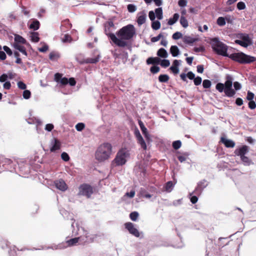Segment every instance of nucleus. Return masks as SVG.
I'll return each mask as SVG.
<instances>
[{
  "instance_id": "393cba45",
  "label": "nucleus",
  "mask_w": 256,
  "mask_h": 256,
  "mask_svg": "<svg viewBox=\"0 0 256 256\" xmlns=\"http://www.w3.org/2000/svg\"><path fill=\"white\" fill-rule=\"evenodd\" d=\"M100 56L98 55L96 56L93 58H88L86 59V64H96L100 60Z\"/></svg>"
},
{
  "instance_id": "a19ab883",
  "label": "nucleus",
  "mask_w": 256,
  "mask_h": 256,
  "mask_svg": "<svg viewBox=\"0 0 256 256\" xmlns=\"http://www.w3.org/2000/svg\"><path fill=\"white\" fill-rule=\"evenodd\" d=\"M137 141H138V142L140 145L141 148H143L144 150H146V148H147L146 144L145 141L144 140L142 137L138 139V140H137Z\"/></svg>"
},
{
  "instance_id": "7c9ffc66",
  "label": "nucleus",
  "mask_w": 256,
  "mask_h": 256,
  "mask_svg": "<svg viewBox=\"0 0 256 256\" xmlns=\"http://www.w3.org/2000/svg\"><path fill=\"white\" fill-rule=\"evenodd\" d=\"M180 24L184 28H187L188 26V20L185 16H180Z\"/></svg>"
},
{
  "instance_id": "9b49d317",
  "label": "nucleus",
  "mask_w": 256,
  "mask_h": 256,
  "mask_svg": "<svg viewBox=\"0 0 256 256\" xmlns=\"http://www.w3.org/2000/svg\"><path fill=\"white\" fill-rule=\"evenodd\" d=\"M208 184L206 180H203L198 183L197 186L195 188L194 193L196 194H199L201 193L203 189L207 186Z\"/></svg>"
},
{
  "instance_id": "e2e57ef3",
  "label": "nucleus",
  "mask_w": 256,
  "mask_h": 256,
  "mask_svg": "<svg viewBox=\"0 0 256 256\" xmlns=\"http://www.w3.org/2000/svg\"><path fill=\"white\" fill-rule=\"evenodd\" d=\"M11 83L8 80L6 81L3 84L4 88L6 90H10L11 88Z\"/></svg>"
},
{
  "instance_id": "052dcab7",
  "label": "nucleus",
  "mask_w": 256,
  "mask_h": 256,
  "mask_svg": "<svg viewBox=\"0 0 256 256\" xmlns=\"http://www.w3.org/2000/svg\"><path fill=\"white\" fill-rule=\"evenodd\" d=\"M162 37V34H160L158 36L152 38L150 40L152 42H155L158 41Z\"/></svg>"
},
{
  "instance_id": "0e129e2a",
  "label": "nucleus",
  "mask_w": 256,
  "mask_h": 256,
  "mask_svg": "<svg viewBox=\"0 0 256 256\" xmlns=\"http://www.w3.org/2000/svg\"><path fill=\"white\" fill-rule=\"evenodd\" d=\"M104 26H108V27L109 28H114V30L116 28L114 27V24L112 20H109V21L106 22L104 24Z\"/></svg>"
},
{
  "instance_id": "774afa93",
  "label": "nucleus",
  "mask_w": 256,
  "mask_h": 256,
  "mask_svg": "<svg viewBox=\"0 0 256 256\" xmlns=\"http://www.w3.org/2000/svg\"><path fill=\"white\" fill-rule=\"evenodd\" d=\"M248 108L252 110L256 108V102L252 100H250L248 104Z\"/></svg>"
},
{
  "instance_id": "f704fd0d",
  "label": "nucleus",
  "mask_w": 256,
  "mask_h": 256,
  "mask_svg": "<svg viewBox=\"0 0 256 256\" xmlns=\"http://www.w3.org/2000/svg\"><path fill=\"white\" fill-rule=\"evenodd\" d=\"M68 80L66 77H63L58 82L61 88L64 87L66 85L68 84Z\"/></svg>"
},
{
  "instance_id": "680f3d73",
  "label": "nucleus",
  "mask_w": 256,
  "mask_h": 256,
  "mask_svg": "<svg viewBox=\"0 0 256 256\" xmlns=\"http://www.w3.org/2000/svg\"><path fill=\"white\" fill-rule=\"evenodd\" d=\"M202 81V79L200 76H197L194 79V84L196 86L200 84Z\"/></svg>"
},
{
  "instance_id": "49530a36",
  "label": "nucleus",
  "mask_w": 256,
  "mask_h": 256,
  "mask_svg": "<svg viewBox=\"0 0 256 256\" xmlns=\"http://www.w3.org/2000/svg\"><path fill=\"white\" fill-rule=\"evenodd\" d=\"M62 26H65L66 28L70 29L71 28L72 25L70 23V20L68 19H66L62 22Z\"/></svg>"
},
{
  "instance_id": "4468645a",
  "label": "nucleus",
  "mask_w": 256,
  "mask_h": 256,
  "mask_svg": "<svg viewBox=\"0 0 256 256\" xmlns=\"http://www.w3.org/2000/svg\"><path fill=\"white\" fill-rule=\"evenodd\" d=\"M138 16L137 22L138 26H141L145 23L146 17V13L142 11L139 12Z\"/></svg>"
},
{
  "instance_id": "13d9d810",
  "label": "nucleus",
  "mask_w": 256,
  "mask_h": 256,
  "mask_svg": "<svg viewBox=\"0 0 256 256\" xmlns=\"http://www.w3.org/2000/svg\"><path fill=\"white\" fill-rule=\"evenodd\" d=\"M237 8L239 10H243L246 8V4L242 2H240L237 4Z\"/></svg>"
},
{
  "instance_id": "864d4df0",
  "label": "nucleus",
  "mask_w": 256,
  "mask_h": 256,
  "mask_svg": "<svg viewBox=\"0 0 256 256\" xmlns=\"http://www.w3.org/2000/svg\"><path fill=\"white\" fill-rule=\"evenodd\" d=\"M18 88L24 90L26 88V85L22 81H18L17 83Z\"/></svg>"
},
{
  "instance_id": "ea45409f",
  "label": "nucleus",
  "mask_w": 256,
  "mask_h": 256,
  "mask_svg": "<svg viewBox=\"0 0 256 256\" xmlns=\"http://www.w3.org/2000/svg\"><path fill=\"white\" fill-rule=\"evenodd\" d=\"M172 146L174 150H177L181 147L182 142L180 140H176L172 142Z\"/></svg>"
},
{
  "instance_id": "09e8293b",
  "label": "nucleus",
  "mask_w": 256,
  "mask_h": 256,
  "mask_svg": "<svg viewBox=\"0 0 256 256\" xmlns=\"http://www.w3.org/2000/svg\"><path fill=\"white\" fill-rule=\"evenodd\" d=\"M16 246H14L12 248H10L8 250L9 256H16Z\"/></svg>"
},
{
  "instance_id": "39448f33",
  "label": "nucleus",
  "mask_w": 256,
  "mask_h": 256,
  "mask_svg": "<svg viewBox=\"0 0 256 256\" xmlns=\"http://www.w3.org/2000/svg\"><path fill=\"white\" fill-rule=\"evenodd\" d=\"M128 156V152L126 149L120 150L112 160V166H116L124 164L126 162V158Z\"/></svg>"
},
{
  "instance_id": "f03ea898",
  "label": "nucleus",
  "mask_w": 256,
  "mask_h": 256,
  "mask_svg": "<svg viewBox=\"0 0 256 256\" xmlns=\"http://www.w3.org/2000/svg\"><path fill=\"white\" fill-rule=\"evenodd\" d=\"M104 33L112 46L122 48L128 46V24L118 30L116 34L110 32V28L104 26Z\"/></svg>"
},
{
  "instance_id": "4be33fe9",
  "label": "nucleus",
  "mask_w": 256,
  "mask_h": 256,
  "mask_svg": "<svg viewBox=\"0 0 256 256\" xmlns=\"http://www.w3.org/2000/svg\"><path fill=\"white\" fill-rule=\"evenodd\" d=\"M170 52L173 56L176 57L178 55L180 50L177 46H172L170 48Z\"/></svg>"
},
{
  "instance_id": "a18cd8bd",
  "label": "nucleus",
  "mask_w": 256,
  "mask_h": 256,
  "mask_svg": "<svg viewBox=\"0 0 256 256\" xmlns=\"http://www.w3.org/2000/svg\"><path fill=\"white\" fill-rule=\"evenodd\" d=\"M174 186V184L172 181H168L166 184L165 189L167 192H170Z\"/></svg>"
},
{
  "instance_id": "f257e3e1",
  "label": "nucleus",
  "mask_w": 256,
  "mask_h": 256,
  "mask_svg": "<svg viewBox=\"0 0 256 256\" xmlns=\"http://www.w3.org/2000/svg\"><path fill=\"white\" fill-rule=\"evenodd\" d=\"M211 45L213 50L216 54L224 56H228L232 60L240 64H248L256 61V57L247 55L243 52L234 53L228 56L227 54V46L220 41L217 38L211 40Z\"/></svg>"
},
{
  "instance_id": "5fc2aeb1",
  "label": "nucleus",
  "mask_w": 256,
  "mask_h": 256,
  "mask_svg": "<svg viewBox=\"0 0 256 256\" xmlns=\"http://www.w3.org/2000/svg\"><path fill=\"white\" fill-rule=\"evenodd\" d=\"M160 68L158 66H154L150 68V72L153 74H156L160 72Z\"/></svg>"
},
{
  "instance_id": "2f4dec72",
  "label": "nucleus",
  "mask_w": 256,
  "mask_h": 256,
  "mask_svg": "<svg viewBox=\"0 0 256 256\" xmlns=\"http://www.w3.org/2000/svg\"><path fill=\"white\" fill-rule=\"evenodd\" d=\"M129 216L132 220L136 222L139 216V214L137 212H133L130 214Z\"/></svg>"
},
{
  "instance_id": "c03bdc74",
  "label": "nucleus",
  "mask_w": 256,
  "mask_h": 256,
  "mask_svg": "<svg viewBox=\"0 0 256 256\" xmlns=\"http://www.w3.org/2000/svg\"><path fill=\"white\" fill-rule=\"evenodd\" d=\"M72 40L71 36L68 34H65L64 38H62V42L64 43L70 42Z\"/></svg>"
},
{
  "instance_id": "bb28decb",
  "label": "nucleus",
  "mask_w": 256,
  "mask_h": 256,
  "mask_svg": "<svg viewBox=\"0 0 256 256\" xmlns=\"http://www.w3.org/2000/svg\"><path fill=\"white\" fill-rule=\"evenodd\" d=\"M197 40L196 38H192L190 36H185L183 38V42L185 44H192Z\"/></svg>"
},
{
  "instance_id": "1a4fd4ad",
  "label": "nucleus",
  "mask_w": 256,
  "mask_h": 256,
  "mask_svg": "<svg viewBox=\"0 0 256 256\" xmlns=\"http://www.w3.org/2000/svg\"><path fill=\"white\" fill-rule=\"evenodd\" d=\"M129 233L136 238H143L142 232H140L138 230L134 227V224L130 222H129Z\"/></svg>"
},
{
  "instance_id": "69168bd1",
  "label": "nucleus",
  "mask_w": 256,
  "mask_h": 256,
  "mask_svg": "<svg viewBox=\"0 0 256 256\" xmlns=\"http://www.w3.org/2000/svg\"><path fill=\"white\" fill-rule=\"evenodd\" d=\"M254 96V94L252 92L248 91V92L247 96H246V99L248 100H252Z\"/></svg>"
},
{
  "instance_id": "0eeeda50",
  "label": "nucleus",
  "mask_w": 256,
  "mask_h": 256,
  "mask_svg": "<svg viewBox=\"0 0 256 256\" xmlns=\"http://www.w3.org/2000/svg\"><path fill=\"white\" fill-rule=\"evenodd\" d=\"M62 147V144L58 138H54L51 140L50 150L51 152H56L60 150Z\"/></svg>"
},
{
  "instance_id": "72a5a7b5",
  "label": "nucleus",
  "mask_w": 256,
  "mask_h": 256,
  "mask_svg": "<svg viewBox=\"0 0 256 256\" xmlns=\"http://www.w3.org/2000/svg\"><path fill=\"white\" fill-rule=\"evenodd\" d=\"M216 24L220 26H224L226 24V18L224 17L220 16L216 20Z\"/></svg>"
},
{
  "instance_id": "9d476101",
  "label": "nucleus",
  "mask_w": 256,
  "mask_h": 256,
  "mask_svg": "<svg viewBox=\"0 0 256 256\" xmlns=\"http://www.w3.org/2000/svg\"><path fill=\"white\" fill-rule=\"evenodd\" d=\"M28 25L30 29H31L34 32L39 29L40 27V22L37 19L32 18L29 20Z\"/></svg>"
},
{
  "instance_id": "bf43d9fd",
  "label": "nucleus",
  "mask_w": 256,
  "mask_h": 256,
  "mask_svg": "<svg viewBox=\"0 0 256 256\" xmlns=\"http://www.w3.org/2000/svg\"><path fill=\"white\" fill-rule=\"evenodd\" d=\"M16 74H13L11 72H8V73L6 74V80H12L14 76H16Z\"/></svg>"
},
{
  "instance_id": "7ed1b4c3",
  "label": "nucleus",
  "mask_w": 256,
  "mask_h": 256,
  "mask_svg": "<svg viewBox=\"0 0 256 256\" xmlns=\"http://www.w3.org/2000/svg\"><path fill=\"white\" fill-rule=\"evenodd\" d=\"M226 81L224 84L218 82L216 84V88L220 92H224L228 97H232L235 94V90L232 89V77L229 74L226 76Z\"/></svg>"
},
{
  "instance_id": "f3484780",
  "label": "nucleus",
  "mask_w": 256,
  "mask_h": 256,
  "mask_svg": "<svg viewBox=\"0 0 256 256\" xmlns=\"http://www.w3.org/2000/svg\"><path fill=\"white\" fill-rule=\"evenodd\" d=\"M30 40L34 43L38 42L40 41L39 34L36 32H30Z\"/></svg>"
},
{
  "instance_id": "ddd939ff",
  "label": "nucleus",
  "mask_w": 256,
  "mask_h": 256,
  "mask_svg": "<svg viewBox=\"0 0 256 256\" xmlns=\"http://www.w3.org/2000/svg\"><path fill=\"white\" fill-rule=\"evenodd\" d=\"M248 149L247 146H243L239 148H237L234 151V154L240 156H245L248 152Z\"/></svg>"
},
{
  "instance_id": "c756f323",
  "label": "nucleus",
  "mask_w": 256,
  "mask_h": 256,
  "mask_svg": "<svg viewBox=\"0 0 256 256\" xmlns=\"http://www.w3.org/2000/svg\"><path fill=\"white\" fill-rule=\"evenodd\" d=\"M155 13L158 19L162 20V8H156L155 10Z\"/></svg>"
},
{
  "instance_id": "3c124183",
  "label": "nucleus",
  "mask_w": 256,
  "mask_h": 256,
  "mask_svg": "<svg viewBox=\"0 0 256 256\" xmlns=\"http://www.w3.org/2000/svg\"><path fill=\"white\" fill-rule=\"evenodd\" d=\"M48 46L44 43L42 46L38 48V50L41 52H46L48 50Z\"/></svg>"
},
{
  "instance_id": "a211bd4d",
  "label": "nucleus",
  "mask_w": 256,
  "mask_h": 256,
  "mask_svg": "<svg viewBox=\"0 0 256 256\" xmlns=\"http://www.w3.org/2000/svg\"><path fill=\"white\" fill-rule=\"evenodd\" d=\"M14 42L17 43V44H27L26 40L20 35L16 34L14 36Z\"/></svg>"
},
{
  "instance_id": "a878e982",
  "label": "nucleus",
  "mask_w": 256,
  "mask_h": 256,
  "mask_svg": "<svg viewBox=\"0 0 256 256\" xmlns=\"http://www.w3.org/2000/svg\"><path fill=\"white\" fill-rule=\"evenodd\" d=\"M179 17L180 16L178 14H174L173 16V17L169 19L168 22V24L171 26L175 24L178 21Z\"/></svg>"
},
{
  "instance_id": "58836bf2",
  "label": "nucleus",
  "mask_w": 256,
  "mask_h": 256,
  "mask_svg": "<svg viewBox=\"0 0 256 256\" xmlns=\"http://www.w3.org/2000/svg\"><path fill=\"white\" fill-rule=\"evenodd\" d=\"M75 128L77 131L81 132L85 128V124L83 122H78L76 125Z\"/></svg>"
},
{
  "instance_id": "473e14b6",
  "label": "nucleus",
  "mask_w": 256,
  "mask_h": 256,
  "mask_svg": "<svg viewBox=\"0 0 256 256\" xmlns=\"http://www.w3.org/2000/svg\"><path fill=\"white\" fill-rule=\"evenodd\" d=\"M32 94L30 90L26 89L24 90L22 96L24 99L28 100L30 98Z\"/></svg>"
},
{
  "instance_id": "c85d7f7f",
  "label": "nucleus",
  "mask_w": 256,
  "mask_h": 256,
  "mask_svg": "<svg viewBox=\"0 0 256 256\" xmlns=\"http://www.w3.org/2000/svg\"><path fill=\"white\" fill-rule=\"evenodd\" d=\"M169 79L170 77L167 74H160L158 76V80L160 82H166Z\"/></svg>"
},
{
  "instance_id": "79ce46f5",
  "label": "nucleus",
  "mask_w": 256,
  "mask_h": 256,
  "mask_svg": "<svg viewBox=\"0 0 256 256\" xmlns=\"http://www.w3.org/2000/svg\"><path fill=\"white\" fill-rule=\"evenodd\" d=\"M95 236L93 235H86L85 239L82 238L83 242H92L94 240Z\"/></svg>"
},
{
  "instance_id": "6e6d98bb",
  "label": "nucleus",
  "mask_w": 256,
  "mask_h": 256,
  "mask_svg": "<svg viewBox=\"0 0 256 256\" xmlns=\"http://www.w3.org/2000/svg\"><path fill=\"white\" fill-rule=\"evenodd\" d=\"M170 64V60H162L160 62V65L164 68L168 67Z\"/></svg>"
},
{
  "instance_id": "423d86ee",
  "label": "nucleus",
  "mask_w": 256,
  "mask_h": 256,
  "mask_svg": "<svg viewBox=\"0 0 256 256\" xmlns=\"http://www.w3.org/2000/svg\"><path fill=\"white\" fill-rule=\"evenodd\" d=\"M78 195L86 196L90 198L94 192L92 187L88 184H83L79 186Z\"/></svg>"
},
{
  "instance_id": "4c0bfd02",
  "label": "nucleus",
  "mask_w": 256,
  "mask_h": 256,
  "mask_svg": "<svg viewBox=\"0 0 256 256\" xmlns=\"http://www.w3.org/2000/svg\"><path fill=\"white\" fill-rule=\"evenodd\" d=\"M136 33L135 28L133 25L129 24V39L133 37Z\"/></svg>"
},
{
  "instance_id": "412c9836",
  "label": "nucleus",
  "mask_w": 256,
  "mask_h": 256,
  "mask_svg": "<svg viewBox=\"0 0 256 256\" xmlns=\"http://www.w3.org/2000/svg\"><path fill=\"white\" fill-rule=\"evenodd\" d=\"M14 48L18 50L20 52H22L23 54L26 56L28 55V53L24 46L18 44H14Z\"/></svg>"
},
{
  "instance_id": "20e7f679",
  "label": "nucleus",
  "mask_w": 256,
  "mask_h": 256,
  "mask_svg": "<svg viewBox=\"0 0 256 256\" xmlns=\"http://www.w3.org/2000/svg\"><path fill=\"white\" fill-rule=\"evenodd\" d=\"M112 146L109 143L100 145L96 152V158L100 162L108 159L112 153Z\"/></svg>"
},
{
  "instance_id": "e433bc0d",
  "label": "nucleus",
  "mask_w": 256,
  "mask_h": 256,
  "mask_svg": "<svg viewBox=\"0 0 256 256\" xmlns=\"http://www.w3.org/2000/svg\"><path fill=\"white\" fill-rule=\"evenodd\" d=\"M188 156V154L186 152L184 154L182 155L178 156V158L180 162H185L187 160Z\"/></svg>"
},
{
  "instance_id": "b1692460",
  "label": "nucleus",
  "mask_w": 256,
  "mask_h": 256,
  "mask_svg": "<svg viewBox=\"0 0 256 256\" xmlns=\"http://www.w3.org/2000/svg\"><path fill=\"white\" fill-rule=\"evenodd\" d=\"M60 58V54L58 52H52L49 54V58L52 61H54Z\"/></svg>"
},
{
  "instance_id": "c9c22d12",
  "label": "nucleus",
  "mask_w": 256,
  "mask_h": 256,
  "mask_svg": "<svg viewBox=\"0 0 256 256\" xmlns=\"http://www.w3.org/2000/svg\"><path fill=\"white\" fill-rule=\"evenodd\" d=\"M160 22L158 20L154 21L152 24V28L153 30H158L160 28Z\"/></svg>"
},
{
  "instance_id": "6ab92c4d",
  "label": "nucleus",
  "mask_w": 256,
  "mask_h": 256,
  "mask_svg": "<svg viewBox=\"0 0 256 256\" xmlns=\"http://www.w3.org/2000/svg\"><path fill=\"white\" fill-rule=\"evenodd\" d=\"M138 124L145 138L146 139H148L149 134L148 132L147 128H146V126H144V124L143 122L142 121H139Z\"/></svg>"
},
{
  "instance_id": "338daca9",
  "label": "nucleus",
  "mask_w": 256,
  "mask_h": 256,
  "mask_svg": "<svg viewBox=\"0 0 256 256\" xmlns=\"http://www.w3.org/2000/svg\"><path fill=\"white\" fill-rule=\"evenodd\" d=\"M241 160L244 163L250 164V160L249 158L245 156H240Z\"/></svg>"
},
{
  "instance_id": "8fccbe9b",
  "label": "nucleus",
  "mask_w": 256,
  "mask_h": 256,
  "mask_svg": "<svg viewBox=\"0 0 256 256\" xmlns=\"http://www.w3.org/2000/svg\"><path fill=\"white\" fill-rule=\"evenodd\" d=\"M212 85L211 82L208 80H204L202 82L203 87L205 88H208Z\"/></svg>"
},
{
  "instance_id": "de8ad7c7",
  "label": "nucleus",
  "mask_w": 256,
  "mask_h": 256,
  "mask_svg": "<svg viewBox=\"0 0 256 256\" xmlns=\"http://www.w3.org/2000/svg\"><path fill=\"white\" fill-rule=\"evenodd\" d=\"M62 78V74L60 73L57 72L54 75V80L58 84L60 80Z\"/></svg>"
},
{
  "instance_id": "6e6552de",
  "label": "nucleus",
  "mask_w": 256,
  "mask_h": 256,
  "mask_svg": "<svg viewBox=\"0 0 256 256\" xmlns=\"http://www.w3.org/2000/svg\"><path fill=\"white\" fill-rule=\"evenodd\" d=\"M242 40H236L235 43L243 47L247 48L248 46L252 44V41L248 34L241 37Z\"/></svg>"
},
{
  "instance_id": "2eb2a0df",
  "label": "nucleus",
  "mask_w": 256,
  "mask_h": 256,
  "mask_svg": "<svg viewBox=\"0 0 256 256\" xmlns=\"http://www.w3.org/2000/svg\"><path fill=\"white\" fill-rule=\"evenodd\" d=\"M220 142L223 143L226 148H234L235 146V142L230 140H228L224 137L220 138Z\"/></svg>"
},
{
  "instance_id": "37998d69",
  "label": "nucleus",
  "mask_w": 256,
  "mask_h": 256,
  "mask_svg": "<svg viewBox=\"0 0 256 256\" xmlns=\"http://www.w3.org/2000/svg\"><path fill=\"white\" fill-rule=\"evenodd\" d=\"M60 156H61V158L64 162H66L69 161L70 160V157L68 154L67 152H62Z\"/></svg>"
},
{
  "instance_id": "603ef678",
  "label": "nucleus",
  "mask_w": 256,
  "mask_h": 256,
  "mask_svg": "<svg viewBox=\"0 0 256 256\" xmlns=\"http://www.w3.org/2000/svg\"><path fill=\"white\" fill-rule=\"evenodd\" d=\"M54 128V125L52 124H47L45 126L44 130L48 132H50Z\"/></svg>"
},
{
  "instance_id": "4d7b16f0",
  "label": "nucleus",
  "mask_w": 256,
  "mask_h": 256,
  "mask_svg": "<svg viewBox=\"0 0 256 256\" xmlns=\"http://www.w3.org/2000/svg\"><path fill=\"white\" fill-rule=\"evenodd\" d=\"M182 34L181 32H177L172 34V38L174 40H178L182 38Z\"/></svg>"
},
{
  "instance_id": "cd10ccee",
  "label": "nucleus",
  "mask_w": 256,
  "mask_h": 256,
  "mask_svg": "<svg viewBox=\"0 0 256 256\" xmlns=\"http://www.w3.org/2000/svg\"><path fill=\"white\" fill-rule=\"evenodd\" d=\"M3 165L10 166V168H12L13 170H14L16 168V164H14L12 161L10 159L4 158L3 161Z\"/></svg>"
},
{
  "instance_id": "f8f14e48",
  "label": "nucleus",
  "mask_w": 256,
  "mask_h": 256,
  "mask_svg": "<svg viewBox=\"0 0 256 256\" xmlns=\"http://www.w3.org/2000/svg\"><path fill=\"white\" fill-rule=\"evenodd\" d=\"M56 187L59 190L64 192L67 189V186L64 181L60 179L54 182Z\"/></svg>"
},
{
  "instance_id": "dca6fc26",
  "label": "nucleus",
  "mask_w": 256,
  "mask_h": 256,
  "mask_svg": "<svg viewBox=\"0 0 256 256\" xmlns=\"http://www.w3.org/2000/svg\"><path fill=\"white\" fill-rule=\"evenodd\" d=\"M79 241H82V236L76 237L74 238H70L68 240H67L66 241V243L68 244V246H72L76 245V244Z\"/></svg>"
},
{
  "instance_id": "aec40b11",
  "label": "nucleus",
  "mask_w": 256,
  "mask_h": 256,
  "mask_svg": "<svg viewBox=\"0 0 256 256\" xmlns=\"http://www.w3.org/2000/svg\"><path fill=\"white\" fill-rule=\"evenodd\" d=\"M160 58L158 57H150L146 60V64H158L160 62Z\"/></svg>"
},
{
  "instance_id": "5701e85b",
  "label": "nucleus",
  "mask_w": 256,
  "mask_h": 256,
  "mask_svg": "<svg viewBox=\"0 0 256 256\" xmlns=\"http://www.w3.org/2000/svg\"><path fill=\"white\" fill-rule=\"evenodd\" d=\"M157 55L158 56L163 58H166L168 56L166 50L164 48H160L158 50L157 52Z\"/></svg>"
}]
</instances>
